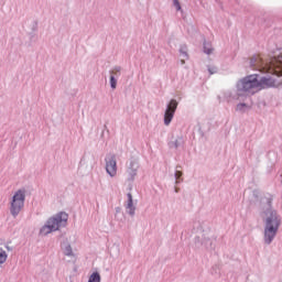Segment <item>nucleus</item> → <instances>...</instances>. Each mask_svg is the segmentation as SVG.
Masks as SVG:
<instances>
[{
	"label": "nucleus",
	"mask_w": 282,
	"mask_h": 282,
	"mask_svg": "<svg viewBox=\"0 0 282 282\" xmlns=\"http://www.w3.org/2000/svg\"><path fill=\"white\" fill-rule=\"evenodd\" d=\"M117 84H118V82L116 80V77L111 76L110 77V85H111L112 89H116Z\"/></svg>",
	"instance_id": "obj_14"
},
{
	"label": "nucleus",
	"mask_w": 282,
	"mask_h": 282,
	"mask_svg": "<svg viewBox=\"0 0 282 282\" xmlns=\"http://www.w3.org/2000/svg\"><path fill=\"white\" fill-rule=\"evenodd\" d=\"M209 72H210V69H209ZM210 74H213V73L210 72Z\"/></svg>",
	"instance_id": "obj_20"
},
{
	"label": "nucleus",
	"mask_w": 282,
	"mask_h": 282,
	"mask_svg": "<svg viewBox=\"0 0 282 282\" xmlns=\"http://www.w3.org/2000/svg\"><path fill=\"white\" fill-rule=\"evenodd\" d=\"M118 72H120V68H115L111 74H117Z\"/></svg>",
	"instance_id": "obj_17"
},
{
	"label": "nucleus",
	"mask_w": 282,
	"mask_h": 282,
	"mask_svg": "<svg viewBox=\"0 0 282 282\" xmlns=\"http://www.w3.org/2000/svg\"><path fill=\"white\" fill-rule=\"evenodd\" d=\"M63 252L66 257H74V251L72 250V245H65Z\"/></svg>",
	"instance_id": "obj_9"
},
{
	"label": "nucleus",
	"mask_w": 282,
	"mask_h": 282,
	"mask_svg": "<svg viewBox=\"0 0 282 282\" xmlns=\"http://www.w3.org/2000/svg\"><path fill=\"white\" fill-rule=\"evenodd\" d=\"M173 6L177 11L182 10V4H180V0H173Z\"/></svg>",
	"instance_id": "obj_15"
},
{
	"label": "nucleus",
	"mask_w": 282,
	"mask_h": 282,
	"mask_svg": "<svg viewBox=\"0 0 282 282\" xmlns=\"http://www.w3.org/2000/svg\"><path fill=\"white\" fill-rule=\"evenodd\" d=\"M88 282H100V273L94 272L90 276Z\"/></svg>",
	"instance_id": "obj_11"
},
{
	"label": "nucleus",
	"mask_w": 282,
	"mask_h": 282,
	"mask_svg": "<svg viewBox=\"0 0 282 282\" xmlns=\"http://www.w3.org/2000/svg\"><path fill=\"white\" fill-rule=\"evenodd\" d=\"M176 182H180V177H182V171L176 170L175 172Z\"/></svg>",
	"instance_id": "obj_16"
},
{
	"label": "nucleus",
	"mask_w": 282,
	"mask_h": 282,
	"mask_svg": "<svg viewBox=\"0 0 282 282\" xmlns=\"http://www.w3.org/2000/svg\"><path fill=\"white\" fill-rule=\"evenodd\" d=\"M261 85H268V79L263 78L260 83L257 75L248 76L240 83L242 91H247V94H257L261 89Z\"/></svg>",
	"instance_id": "obj_3"
},
{
	"label": "nucleus",
	"mask_w": 282,
	"mask_h": 282,
	"mask_svg": "<svg viewBox=\"0 0 282 282\" xmlns=\"http://www.w3.org/2000/svg\"><path fill=\"white\" fill-rule=\"evenodd\" d=\"M67 219H69V216L65 212H61L57 215L51 217L46 225L42 227L40 230L41 235H50V232H56L59 228H63L64 226H67Z\"/></svg>",
	"instance_id": "obj_2"
},
{
	"label": "nucleus",
	"mask_w": 282,
	"mask_h": 282,
	"mask_svg": "<svg viewBox=\"0 0 282 282\" xmlns=\"http://www.w3.org/2000/svg\"><path fill=\"white\" fill-rule=\"evenodd\" d=\"M265 215V228H264V241L265 243H272L279 227L281 226V218L276 212L272 208H269L264 212Z\"/></svg>",
	"instance_id": "obj_1"
},
{
	"label": "nucleus",
	"mask_w": 282,
	"mask_h": 282,
	"mask_svg": "<svg viewBox=\"0 0 282 282\" xmlns=\"http://www.w3.org/2000/svg\"><path fill=\"white\" fill-rule=\"evenodd\" d=\"M205 54H213V46L210 44H204Z\"/></svg>",
	"instance_id": "obj_12"
},
{
	"label": "nucleus",
	"mask_w": 282,
	"mask_h": 282,
	"mask_svg": "<svg viewBox=\"0 0 282 282\" xmlns=\"http://www.w3.org/2000/svg\"><path fill=\"white\" fill-rule=\"evenodd\" d=\"M106 173H108L110 177H116L118 175V162L116 161L115 154H109L106 158Z\"/></svg>",
	"instance_id": "obj_6"
},
{
	"label": "nucleus",
	"mask_w": 282,
	"mask_h": 282,
	"mask_svg": "<svg viewBox=\"0 0 282 282\" xmlns=\"http://www.w3.org/2000/svg\"><path fill=\"white\" fill-rule=\"evenodd\" d=\"M268 204L271 205L272 204V198L268 199Z\"/></svg>",
	"instance_id": "obj_18"
},
{
	"label": "nucleus",
	"mask_w": 282,
	"mask_h": 282,
	"mask_svg": "<svg viewBox=\"0 0 282 282\" xmlns=\"http://www.w3.org/2000/svg\"><path fill=\"white\" fill-rule=\"evenodd\" d=\"M8 261V252L0 248V265H3Z\"/></svg>",
	"instance_id": "obj_10"
},
{
	"label": "nucleus",
	"mask_w": 282,
	"mask_h": 282,
	"mask_svg": "<svg viewBox=\"0 0 282 282\" xmlns=\"http://www.w3.org/2000/svg\"><path fill=\"white\" fill-rule=\"evenodd\" d=\"M128 180H133V177H135V170L130 169L128 170Z\"/></svg>",
	"instance_id": "obj_13"
},
{
	"label": "nucleus",
	"mask_w": 282,
	"mask_h": 282,
	"mask_svg": "<svg viewBox=\"0 0 282 282\" xmlns=\"http://www.w3.org/2000/svg\"><path fill=\"white\" fill-rule=\"evenodd\" d=\"M182 65H184V63H186L184 59L181 61Z\"/></svg>",
	"instance_id": "obj_19"
},
{
	"label": "nucleus",
	"mask_w": 282,
	"mask_h": 282,
	"mask_svg": "<svg viewBox=\"0 0 282 282\" xmlns=\"http://www.w3.org/2000/svg\"><path fill=\"white\" fill-rule=\"evenodd\" d=\"M175 111H177V100L172 99L164 113V124L169 127L171 124L173 117L175 116Z\"/></svg>",
	"instance_id": "obj_7"
},
{
	"label": "nucleus",
	"mask_w": 282,
	"mask_h": 282,
	"mask_svg": "<svg viewBox=\"0 0 282 282\" xmlns=\"http://www.w3.org/2000/svg\"><path fill=\"white\" fill-rule=\"evenodd\" d=\"M268 74L281 76L282 74V57H274L264 68Z\"/></svg>",
	"instance_id": "obj_5"
},
{
	"label": "nucleus",
	"mask_w": 282,
	"mask_h": 282,
	"mask_svg": "<svg viewBox=\"0 0 282 282\" xmlns=\"http://www.w3.org/2000/svg\"><path fill=\"white\" fill-rule=\"evenodd\" d=\"M130 215L135 214V207H133V196L131 194H128V206H127Z\"/></svg>",
	"instance_id": "obj_8"
},
{
	"label": "nucleus",
	"mask_w": 282,
	"mask_h": 282,
	"mask_svg": "<svg viewBox=\"0 0 282 282\" xmlns=\"http://www.w3.org/2000/svg\"><path fill=\"white\" fill-rule=\"evenodd\" d=\"M25 206V191L19 189L14 193L11 199L10 213L13 217H17L23 207Z\"/></svg>",
	"instance_id": "obj_4"
}]
</instances>
